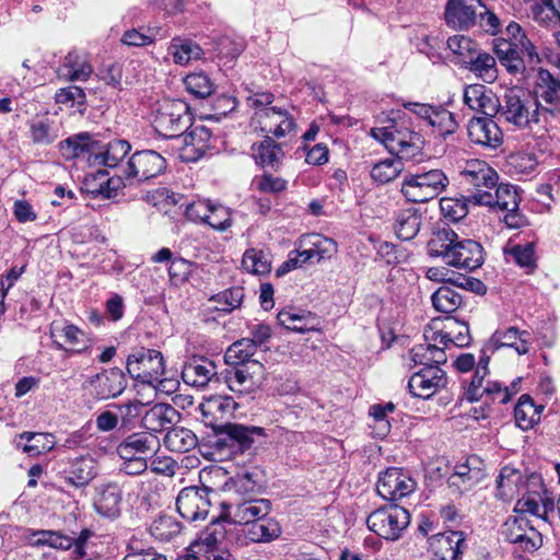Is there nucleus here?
<instances>
[{"label":"nucleus","instance_id":"nucleus-1","mask_svg":"<svg viewBox=\"0 0 560 560\" xmlns=\"http://www.w3.org/2000/svg\"><path fill=\"white\" fill-rule=\"evenodd\" d=\"M431 257H441L452 267L474 271L485 261L482 246L470 238L459 240L458 235L447 225L439 228L428 242Z\"/></svg>","mask_w":560,"mask_h":560},{"label":"nucleus","instance_id":"nucleus-2","mask_svg":"<svg viewBox=\"0 0 560 560\" xmlns=\"http://www.w3.org/2000/svg\"><path fill=\"white\" fill-rule=\"evenodd\" d=\"M371 136L382 142L389 153L400 159L416 160L422 154L423 137L411 130L405 120L397 121L392 118L388 126L372 128Z\"/></svg>","mask_w":560,"mask_h":560},{"label":"nucleus","instance_id":"nucleus-3","mask_svg":"<svg viewBox=\"0 0 560 560\" xmlns=\"http://www.w3.org/2000/svg\"><path fill=\"white\" fill-rule=\"evenodd\" d=\"M498 114L518 129L530 128L539 121V102L526 90L512 86L499 97Z\"/></svg>","mask_w":560,"mask_h":560},{"label":"nucleus","instance_id":"nucleus-4","mask_svg":"<svg viewBox=\"0 0 560 560\" xmlns=\"http://www.w3.org/2000/svg\"><path fill=\"white\" fill-rule=\"evenodd\" d=\"M214 433V447L219 451L226 450L231 455H253L266 438L265 429L261 427L233 422H225Z\"/></svg>","mask_w":560,"mask_h":560},{"label":"nucleus","instance_id":"nucleus-5","mask_svg":"<svg viewBox=\"0 0 560 560\" xmlns=\"http://www.w3.org/2000/svg\"><path fill=\"white\" fill-rule=\"evenodd\" d=\"M450 180L439 168L405 175L400 191L409 202L423 203L440 196Z\"/></svg>","mask_w":560,"mask_h":560},{"label":"nucleus","instance_id":"nucleus-6","mask_svg":"<svg viewBox=\"0 0 560 560\" xmlns=\"http://www.w3.org/2000/svg\"><path fill=\"white\" fill-rule=\"evenodd\" d=\"M500 535L513 546V553L521 558L533 555L542 546V535L523 514L509 516L501 526Z\"/></svg>","mask_w":560,"mask_h":560},{"label":"nucleus","instance_id":"nucleus-7","mask_svg":"<svg viewBox=\"0 0 560 560\" xmlns=\"http://www.w3.org/2000/svg\"><path fill=\"white\" fill-rule=\"evenodd\" d=\"M155 131L164 138H177L191 127L187 103L180 100H165L159 104L153 121Z\"/></svg>","mask_w":560,"mask_h":560},{"label":"nucleus","instance_id":"nucleus-8","mask_svg":"<svg viewBox=\"0 0 560 560\" xmlns=\"http://www.w3.org/2000/svg\"><path fill=\"white\" fill-rule=\"evenodd\" d=\"M126 369L129 375L149 385L166 381L164 358L155 349L138 348L127 358Z\"/></svg>","mask_w":560,"mask_h":560},{"label":"nucleus","instance_id":"nucleus-9","mask_svg":"<svg viewBox=\"0 0 560 560\" xmlns=\"http://www.w3.org/2000/svg\"><path fill=\"white\" fill-rule=\"evenodd\" d=\"M409 523L408 510L399 505L378 509L366 518L369 529L387 540L398 539Z\"/></svg>","mask_w":560,"mask_h":560},{"label":"nucleus","instance_id":"nucleus-10","mask_svg":"<svg viewBox=\"0 0 560 560\" xmlns=\"http://www.w3.org/2000/svg\"><path fill=\"white\" fill-rule=\"evenodd\" d=\"M166 165V160L154 150L137 151L124 167V178L129 185L141 184L160 176Z\"/></svg>","mask_w":560,"mask_h":560},{"label":"nucleus","instance_id":"nucleus-11","mask_svg":"<svg viewBox=\"0 0 560 560\" xmlns=\"http://www.w3.org/2000/svg\"><path fill=\"white\" fill-rule=\"evenodd\" d=\"M224 518L234 524L249 526L269 515L271 502L267 499H230L222 503Z\"/></svg>","mask_w":560,"mask_h":560},{"label":"nucleus","instance_id":"nucleus-12","mask_svg":"<svg viewBox=\"0 0 560 560\" xmlns=\"http://www.w3.org/2000/svg\"><path fill=\"white\" fill-rule=\"evenodd\" d=\"M208 487H186L176 498V509L179 515L188 522L205 520L210 511L211 501Z\"/></svg>","mask_w":560,"mask_h":560},{"label":"nucleus","instance_id":"nucleus-13","mask_svg":"<svg viewBox=\"0 0 560 560\" xmlns=\"http://www.w3.org/2000/svg\"><path fill=\"white\" fill-rule=\"evenodd\" d=\"M89 394L95 401L120 396L127 387L124 372L118 368L103 370L86 382Z\"/></svg>","mask_w":560,"mask_h":560},{"label":"nucleus","instance_id":"nucleus-14","mask_svg":"<svg viewBox=\"0 0 560 560\" xmlns=\"http://www.w3.org/2000/svg\"><path fill=\"white\" fill-rule=\"evenodd\" d=\"M416 489V481L402 468L389 467L380 472L376 490L385 500L397 501Z\"/></svg>","mask_w":560,"mask_h":560},{"label":"nucleus","instance_id":"nucleus-15","mask_svg":"<svg viewBox=\"0 0 560 560\" xmlns=\"http://www.w3.org/2000/svg\"><path fill=\"white\" fill-rule=\"evenodd\" d=\"M447 384L446 373L439 368L427 366L415 372L408 381V389L413 397L430 399Z\"/></svg>","mask_w":560,"mask_h":560},{"label":"nucleus","instance_id":"nucleus-16","mask_svg":"<svg viewBox=\"0 0 560 560\" xmlns=\"http://www.w3.org/2000/svg\"><path fill=\"white\" fill-rule=\"evenodd\" d=\"M485 7L481 0H447L445 23L456 31H467L477 24V8Z\"/></svg>","mask_w":560,"mask_h":560},{"label":"nucleus","instance_id":"nucleus-17","mask_svg":"<svg viewBox=\"0 0 560 560\" xmlns=\"http://www.w3.org/2000/svg\"><path fill=\"white\" fill-rule=\"evenodd\" d=\"M522 198L517 186L512 184H497L495 192L492 195L490 191L471 192L468 201L474 206H488L491 208H499L502 211L516 209L520 206Z\"/></svg>","mask_w":560,"mask_h":560},{"label":"nucleus","instance_id":"nucleus-18","mask_svg":"<svg viewBox=\"0 0 560 560\" xmlns=\"http://www.w3.org/2000/svg\"><path fill=\"white\" fill-rule=\"evenodd\" d=\"M264 374V365L259 361H253L249 364L231 365L225 371L224 378L232 392L246 393L258 384Z\"/></svg>","mask_w":560,"mask_h":560},{"label":"nucleus","instance_id":"nucleus-19","mask_svg":"<svg viewBox=\"0 0 560 560\" xmlns=\"http://www.w3.org/2000/svg\"><path fill=\"white\" fill-rule=\"evenodd\" d=\"M467 135L472 143L490 150L503 143V132L490 116L471 118L467 125Z\"/></svg>","mask_w":560,"mask_h":560},{"label":"nucleus","instance_id":"nucleus-20","mask_svg":"<svg viewBox=\"0 0 560 560\" xmlns=\"http://www.w3.org/2000/svg\"><path fill=\"white\" fill-rule=\"evenodd\" d=\"M236 408L237 404L232 397L212 396L199 405L201 422L214 432L225 424L224 418L233 416Z\"/></svg>","mask_w":560,"mask_h":560},{"label":"nucleus","instance_id":"nucleus-21","mask_svg":"<svg viewBox=\"0 0 560 560\" xmlns=\"http://www.w3.org/2000/svg\"><path fill=\"white\" fill-rule=\"evenodd\" d=\"M462 183L472 187L475 192L488 191L497 186L498 173L485 161L470 160L460 171Z\"/></svg>","mask_w":560,"mask_h":560},{"label":"nucleus","instance_id":"nucleus-22","mask_svg":"<svg viewBox=\"0 0 560 560\" xmlns=\"http://www.w3.org/2000/svg\"><path fill=\"white\" fill-rule=\"evenodd\" d=\"M532 334L527 330H521L511 326L497 329L487 342V349L494 353L500 348H513L517 354H527L530 350Z\"/></svg>","mask_w":560,"mask_h":560},{"label":"nucleus","instance_id":"nucleus-23","mask_svg":"<svg viewBox=\"0 0 560 560\" xmlns=\"http://www.w3.org/2000/svg\"><path fill=\"white\" fill-rule=\"evenodd\" d=\"M59 148L66 160L88 159L90 161L93 158L95 163V155L104 145L93 135L80 132L61 141Z\"/></svg>","mask_w":560,"mask_h":560},{"label":"nucleus","instance_id":"nucleus-24","mask_svg":"<svg viewBox=\"0 0 560 560\" xmlns=\"http://www.w3.org/2000/svg\"><path fill=\"white\" fill-rule=\"evenodd\" d=\"M98 476V464L96 459L86 454L69 460L63 469V479L67 485L77 489L85 488Z\"/></svg>","mask_w":560,"mask_h":560},{"label":"nucleus","instance_id":"nucleus-25","mask_svg":"<svg viewBox=\"0 0 560 560\" xmlns=\"http://www.w3.org/2000/svg\"><path fill=\"white\" fill-rule=\"evenodd\" d=\"M466 547V536L459 530H450L430 538L434 560H460Z\"/></svg>","mask_w":560,"mask_h":560},{"label":"nucleus","instance_id":"nucleus-26","mask_svg":"<svg viewBox=\"0 0 560 560\" xmlns=\"http://www.w3.org/2000/svg\"><path fill=\"white\" fill-rule=\"evenodd\" d=\"M160 448L159 439L149 432H136L126 436L116 447L120 459L135 457H148Z\"/></svg>","mask_w":560,"mask_h":560},{"label":"nucleus","instance_id":"nucleus-27","mask_svg":"<svg viewBox=\"0 0 560 560\" xmlns=\"http://www.w3.org/2000/svg\"><path fill=\"white\" fill-rule=\"evenodd\" d=\"M122 490L116 482H105L95 487L93 506L105 517L115 518L120 514Z\"/></svg>","mask_w":560,"mask_h":560},{"label":"nucleus","instance_id":"nucleus-28","mask_svg":"<svg viewBox=\"0 0 560 560\" xmlns=\"http://www.w3.org/2000/svg\"><path fill=\"white\" fill-rule=\"evenodd\" d=\"M476 464H480L477 456H470L465 463L457 464L447 479L448 487L464 493L478 485L485 478V472Z\"/></svg>","mask_w":560,"mask_h":560},{"label":"nucleus","instance_id":"nucleus-29","mask_svg":"<svg viewBox=\"0 0 560 560\" xmlns=\"http://www.w3.org/2000/svg\"><path fill=\"white\" fill-rule=\"evenodd\" d=\"M180 418V413L170 404L158 402L141 417V425L148 431H168Z\"/></svg>","mask_w":560,"mask_h":560},{"label":"nucleus","instance_id":"nucleus-30","mask_svg":"<svg viewBox=\"0 0 560 560\" xmlns=\"http://www.w3.org/2000/svg\"><path fill=\"white\" fill-rule=\"evenodd\" d=\"M253 121L266 136L273 135L277 138L285 136L295 126L288 112L278 107L262 113H254Z\"/></svg>","mask_w":560,"mask_h":560},{"label":"nucleus","instance_id":"nucleus-31","mask_svg":"<svg viewBox=\"0 0 560 560\" xmlns=\"http://www.w3.org/2000/svg\"><path fill=\"white\" fill-rule=\"evenodd\" d=\"M51 337L57 349L71 353H83L92 346L90 337L77 326L69 324L60 329L51 330Z\"/></svg>","mask_w":560,"mask_h":560},{"label":"nucleus","instance_id":"nucleus-32","mask_svg":"<svg viewBox=\"0 0 560 560\" xmlns=\"http://www.w3.org/2000/svg\"><path fill=\"white\" fill-rule=\"evenodd\" d=\"M217 375L215 363L206 357H194L182 370L183 381L194 387H205Z\"/></svg>","mask_w":560,"mask_h":560},{"label":"nucleus","instance_id":"nucleus-33","mask_svg":"<svg viewBox=\"0 0 560 560\" xmlns=\"http://www.w3.org/2000/svg\"><path fill=\"white\" fill-rule=\"evenodd\" d=\"M464 103L472 110L493 117L498 114L500 104L491 90L483 84H470L464 90Z\"/></svg>","mask_w":560,"mask_h":560},{"label":"nucleus","instance_id":"nucleus-34","mask_svg":"<svg viewBox=\"0 0 560 560\" xmlns=\"http://www.w3.org/2000/svg\"><path fill=\"white\" fill-rule=\"evenodd\" d=\"M493 52L495 59L510 74L516 75L525 72L526 66L521 46H514L511 42L503 40V37H495L493 39Z\"/></svg>","mask_w":560,"mask_h":560},{"label":"nucleus","instance_id":"nucleus-35","mask_svg":"<svg viewBox=\"0 0 560 560\" xmlns=\"http://www.w3.org/2000/svg\"><path fill=\"white\" fill-rule=\"evenodd\" d=\"M463 65L470 72L475 73L486 83H492L498 79L499 70L497 59L487 51L475 49L467 58L463 59Z\"/></svg>","mask_w":560,"mask_h":560},{"label":"nucleus","instance_id":"nucleus-36","mask_svg":"<svg viewBox=\"0 0 560 560\" xmlns=\"http://www.w3.org/2000/svg\"><path fill=\"white\" fill-rule=\"evenodd\" d=\"M183 136L185 152L189 160L197 161L214 148L212 132L205 126H196Z\"/></svg>","mask_w":560,"mask_h":560},{"label":"nucleus","instance_id":"nucleus-37","mask_svg":"<svg viewBox=\"0 0 560 560\" xmlns=\"http://www.w3.org/2000/svg\"><path fill=\"white\" fill-rule=\"evenodd\" d=\"M486 376L487 375L475 371L469 381H463V397L467 401L475 402L480 400L483 396L487 400L493 401V394L500 389V382H486Z\"/></svg>","mask_w":560,"mask_h":560},{"label":"nucleus","instance_id":"nucleus-38","mask_svg":"<svg viewBox=\"0 0 560 560\" xmlns=\"http://www.w3.org/2000/svg\"><path fill=\"white\" fill-rule=\"evenodd\" d=\"M503 253L508 261L512 260L518 267L526 269L528 273L537 268L536 243L534 241L516 244L509 240Z\"/></svg>","mask_w":560,"mask_h":560},{"label":"nucleus","instance_id":"nucleus-39","mask_svg":"<svg viewBox=\"0 0 560 560\" xmlns=\"http://www.w3.org/2000/svg\"><path fill=\"white\" fill-rule=\"evenodd\" d=\"M253 158L255 162L264 168L277 170L284 155L280 144H278L270 136H266L259 143L252 145Z\"/></svg>","mask_w":560,"mask_h":560},{"label":"nucleus","instance_id":"nucleus-40","mask_svg":"<svg viewBox=\"0 0 560 560\" xmlns=\"http://www.w3.org/2000/svg\"><path fill=\"white\" fill-rule=\"evenodd\" d=\"M421 224V211L416 208H407L397 212L394 231L399 240L411 241L418 235Z\"/></svg>","mask_w":560,"mask_h":560},{"label":"nucleus","instance_id":"nucleus-41","mask_svg":"<svg viewBox=\"0 0 560 560\" xmlns=\"http://www.w3.org/2000/svg\"><path fill=\"white\" fill-rule=\"evenodd\" d=\"M544 405H536L528 394H523L514 408V419L518 428L527 431L540 420Z\"/></svg>","mask_w":560,"mask_h":560},{"label":"nucleus","instance_id":"nucleus-42","mask_svg":"<svg viewBox=\"0 0 560 560\" xmlns=\"http://www.w3.org/2000/svg\"><path fill=\"white\" fill-rule=\"evenodd\" d=\"M15 444L23 453L34 457L51 451L55 441L54 435L50 433L23 432L18 436Z\"/></svg>","mask_w":560,"mask_h":560},{"label":"nucleus","instance_id":"nucleus-43","mask_svg":"<svg viewBox=\"0 0 560 560\" xmlns=\"http://www.w3.org/2000/svg\"><path fill=\"white\" fill-rule=\"evenodd\" d=\"M92 73V67L84 55L77 50L70 51L58 69L59 77L70 81H85Z\"/></svg>","mask_w":560,"mask_h":560},{"label":"nucleus","instance_id":"nucleus-44","mask_svg":"<svg viewBox=\"0 0 560 560\" xmlns=\"http://www.w3.org/2000/svg\"><path fill=\"white\" fill-rule=\"evenodd\" d=\"M281 526L273 517L268 515L258 518L247 527L246 537L252 542H270L281 535Z\"/></svg>","mask_w":560,"mask_h":560},{"label":"nucleus","instance_id":"nucleus-45","mask_svg":"<svg viewBox=\"0 0 560 560\" xmlns=\"http://www.w3.org/2000/svg\"><path fill=\"white\" fill-rule=\"evenodd\" d=\"M103 145L104 148L95 155V163L110 168L118 166L131 150L130 143L124 139H114Z\"/></svg>","mask_w":560,"mask_h":560},{"label":"nucleus","instance_id":"nucleus-46","mask_svg":"<svg viewBox=\"0 0 560 560\" xmlns=\"http://www.w3.org/2000/svg\"><path fill=\"white\" fill-rule=\"evenodd\" d=\"M196 434L184 427H172L164 436V445L171 452L186 453L197 446Z\"/></svg>","mask_w":560,"mask_h":560},{"label":"nucleus","instance_id":"nucleus-47","mask_svg":"<svg viewBox=\"0 0 560 560\" xmlns=\"http://www.w3.org/2000/svg\"><path fill=\"white\" fill-rule=\"evenodd\" d=\"M277 319L281 326L295 332L315 330V317L311 312L282 310L278 313Z\"/></svg>","mask_w":560,"mask_h":560},{"label":"nucleus","instance_id":"nucleus-48","mask_svg":"<svg viewBox=\"0 0 560 560\" xmlns=\"http://www.w3.org/2000/svg\"><path fill=\"white\" fill-rule=\"evenodd\" d=\"M533 96L537 102L542 100L547 104L560 102V82L548 70L540 69Z\"/></svg>","mask_w":560,"mask_h":560},{"label":"nucleus","instance_id":"nucleus-49","mask_svg":"<svg viewBox=\"0 0 560 560\" xmlns=\"http://www.w3.org/2000/svg\"><path fill=\"white\" fill-rule=\"evenodd\" d=\"M258 475L255 471H242L236 474L231 479L230 490L234 491L233 499H256L259 494V480Z\"/></svg>","mask_w":560,"mask_h":560},{"label":"nucleus","instance_id":"nucleus-50","mask_svg":"<svg viewBox=\"0 0 560 560\" xmlns=\"http://www.w3.org/2000/svg\"><path fill=\"white\" fill-rule=\"evenodd\" d=\"M168 54L173 57V61L177 65H187L191 60H197L202 55L201 47L187 38H173Z\"/></svg>","mask_w":560,"mask_h":560},{"label":"nucleus","instance_id":"nucleus-51","mask_svg":"<svg viewBox=\"0 0 560 560\" xmlns=\"http://www.w3.org/2000/svg\"><path fill=\"white\" fill-rule=\"evenodd\" d=\"M183 526L173 515L160 514L150 525V534L158 540L170 541L180 534Z\"/></svg>","mask_w":560,"mask_h":560},{"label":"nucleus","instance_id":"nucleus-52","mask_svg":"<svg viewBox=\"0 0 560 560\" xmlns=\"http://www.w3.org/2000/svg\"><path fill=\"white\" fill-rule=\"evenodd\" d=\"M505 35L506 37H503V40L511 42L514 46H521V50L527 55L529 62L537 63L540 61L536 47L518 23L510 22L505 27Z\"/></svg>","mask_w":560,"mask_h":560},{"label":"nucleus","instance_id":"nucleus-53","mask_svg":"<svg viewBox=\"0 0 560 560\" xmlns=\"http://www.w3.org/2000/svg\"><path fill=\"white\" fill-rule=\"evenodd\" d=\"M402 160L396 156L378 161L370 171L372 179L382 185L394 180L404 170Z\"/></svg>","mask_w":560,"mask_h":560},{"label":"nucleus","instance_id":"nucleus-54","mask_svg":"<svg viewBox=\"0 0 560 560\" xmlns=\"http://www.w3.org/2000/svg\"><path fill=\"white\" fill-rule=\"evenodd\" d=\"M431 301L438 312L451 314L459 308L463 298L453 288L442 285L431 295Z\"/></svg>","mask_w":560,"mask_h":560},{"label":"nucleus","instance_id":"nucleus-55","mask_svg":"<svg viewBox=\"0 0 560 560\" xmlns=\"http://www.w3.org/2000/svg\"><path fill=\"white\" fill-rule=\"evenodd\" d=\"M523 477L520 470L504 466L497 478L498 497L505 500L514 495L522 487Z\"/></svg>","mask_w":560,"mask_h":560},{"label":"nucleus","instance_id":"nucleus-56","mask_svg":"<svg viewBox=\"0 0 560 560\" xmlns=\"http://www.w3.org/2000/svg\"><path fill=\"white\" fill-rule=\"evenodd\" d=\"M256 351L253 341H249L248 338H242L228 348L224 360L229 365L249 364L254 361L250 358Z\"/></svg>","mask_w":560,"mask_h":560},{"label":"nucleus","instance_id":"nucleus-57","mask_svg":"<svg viewBox=\"0 0 560 560\" xmlns=\"http://www.w3.org/2000/svg\"><path fill=\"white\" fill-rule=\"evenodd\" d=\"M242 266L248 272L259 276L267 275L271 270L269 255L256 248H249L244 253Z\"/></svg>","mask_w":560,"mask_h":560},{"label":"nucleus","instance_id":"nucleus-58","mask_svg":"<svg viewBox=\"0 0 560 560\" xmlns=\"http://www.w3.org/2000/svg\"><path fill=\"white\" fill-rule=\"evenodd\" d=\"M429 125L433 128V132L444 139L456 132L458 128L454 114L443 107L435 108Z\"/></svg>","mask_w":560,"mask_h":560},{"label":"nucleus","instance_id":"nucleus-59","mask_svg":"<svg viewBox=\"0 0 560 560\" xmlns=\"http://www.w3.org/2000/svg\"><path fill=\"white\" fill-rule=\"evenodd\" d=\"M35 546H49L55 549L69 550L74 544V538L66 536L60 532L54 530H36L33 532Z\"/></svg>","mask_w":560,"mask_h":560},{"label":"nucleus","instance_id":"nucleus-60","mask_svg":"<svg viewBox=\"0 0 560 560\" xmlns=\"http://www.w3.org/2000/svg\"><path fill=\"white\" fill-rule=\"evenodd\" d=\"M186 90L196 98H206L214 92V83L205 72H194L184 79Z\"/></svg>","mask_w":560,"mask_h":560},{"label":"nucleus","instance_id":"nucleus-61","mask_svg":"<svg viewBox=\"0 0 560 560\" xmlns=\"http://www.w3.org/2000/svg\"><path fill=\"white\" fill-rule=\"evenodd\" d=\"M444 329L450 334V340H447L448 347L453 345L462 348L470 343L471 337L469 334V327L466 323L458 322L453 317H446Z\"/></svg>","mask_w":560,"mask_h":560},{"label":"nucleus","instance_id":"nucleus-62","mask_svg":"<svg viewBox=\"0 0 560 560\" xmlns=\"http://www.w3.org/2000/svg\"><path fill=\"white\" fill-rule=\"evenodd\" d=\"M522 487L530 494H535L542 502L545 512L553 511V500L547 497V489L539 474L532 472L522 482Z\"/></svg>","mask_w":560,"mask_h":560},{"label":"nucleus","instance_id":"nucleus-63","mask_svg":"<svg viewBox=\"0 0 560 560\" xmlns=\"http://www.w3.org/2000/svg\"><path fill=\"white\" fill-rule=\"evenodd\" d=\"M206 223L217 231H225L232 225V215L228 207L212 202Z\"/></svg>","mask_w":560,"mask_h":560},{"label":"nucleus","instance_id":"nucleus-64","mask_svg":"<svg viewBox=\"0 0 560 560\" xmlns=\"http://www.w3.org/2000/svg\"><path fill=\"white\" fill-rule=\"evenodd\" d=\"M468 197L469 196L466 197L465 201L453 198H442L440 200V208L444 217L454 222L465 218L468 213L467 203H470Z\"/></svg>","mask_w":560,"mask_h":560}]
</instances>
